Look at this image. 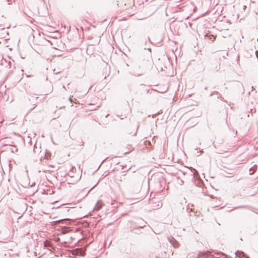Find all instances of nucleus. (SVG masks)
Listing matches in <instances>:
<instances>
[{"instance_id": "obj_7", "label": "nucleus", "mask_w": 258, "mask_h": 258, "mask_svg": "<svg viewBox=\"0 0 258 258\" xmlns=\"http://www.w3.org/2000/svg\"><path fill=\"white\" fill-rule=\"evenodd\" d=\"M48 243V242H47V241H45V242H44V246H48V243Z\"/></svg>"}, {"instance_id": "obj_2", "label": "nucleus", "mask_w": 258, "mask_h": 258, "mask_svg": "<svg viewBox=\"0 0 258 258\" xmlns=\"http://www.w3.org/2000/svg\"><path fill=\"white\" fill-rule=\"evenodd\" d=\"M170 242L175 248H177L179 246L178 242L173 238L170 240Z\"/></svg>"}, {"instance_id": "obj_4", "label": "nucleus", "mask_w": 258, "mask_h": 258, "mask_svg": "<svg viewBox=\"0 0 258 258\" xmlns=\"http://www.w3.org/2000/svg\"><path fill=\"white\" fill-rule=\"evenodd\" d=\"M210 38L212 40V41H214L215 39V37L213 35H211L210 36Z\"/></svg>"}, {"instance_id": "obj_8", "label": "nucleus", "mask_w": 258, "mask_h": 258, "mask_svg": "<svg viewBox=\"0 0 258 258\" xmlns=\"http://www.w3.org/2000/svg\"><path fill=\"white\" fill-rule=\"evenodd\" d=\"M70 101H71V102H72V100L71 97H70Z\"/></svg>"}, {"instance_id": "obj_3", "label": "nucleus", "mask_w": 258, "mask_h": 258, "mask_svg": "<svg viewBox=\"0 0 258 258\" xmlns=\"http://www.w3.org/2000/svg\"><path fill=\"white\" fill-rule=\"evenodd\" d=\"M141 221L143 222V223L142 224V225L140 226V227L143 228L145 226L146 222H144L143 220H141Z\"/></svg>"}, {"instance_id": "obj_10", "label": "nucleus", "mask_w": 258, "mask_h": 258, "mask_svg": "<svg viewBox=\"0 0 258 258\" xmlns=\"http://www.w3.org/2000/svg\"><path fill=\"white\" fill-rule=\"evenodd\" d=\"M183 181L181 180V182H180V183H183Z\"/></svg>"}, {"instance_id": "obj_5", "label": "nucleus", "mask_w": 258, "mask_h": 258, "mask_svg": "<svg viewBox=\"0 0 258 258\" xmlns=\"http://www.w3.org/2000/svg\"><path fill=\"white\" fill-rule=\"evenodd\" d=\"M251 171H252V172L250 173V174H252L254 172V170H252V169L251 168L249 169V171L251 172Z\"/></svg>"}, {"instance_id": "obj_1", "label": "nucleus", "mask_w": 258, "mask_h": 258, "mask_svg": "<svg viewBox=\"0 0 258 258\" xmlns=\"http://www.w3.org/2000/svg\"><path fill=\"white\" fill-rule=\"evenodd\" d=\"M103 204L101 201H98L94 207V210L99 211L102 207Z\"/></svg>"}, {"instance_id": "obj_9", "label": "nucleus", "mask_w": 258, "mask_h": 258, "mask_svg": "<svg viewBox=\"0 0 258 258\" xmlns=\"http://www.w3.org/2000/svg\"><path fill=\"white\" fill-rule=\"evenodd\" d=\"M183 181L181 180V182H180V183H183Z\"/></svg>"}, {"instance_id": "obj_6", "label": "nucleus", "mask_w": 258, "mask_h": 258, "mask_svg": "<svg viewBox=\"0 0 258 258\" xmlns=\"http://www.w3.org/2000/svg\"><path fill=\"white\" fill-rule=\"evenodd\" d=\"M218 258H225V255L224 254H222L221 256H220V257Z\"/></svg>"}]
</instances>
